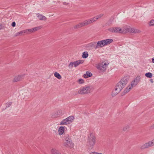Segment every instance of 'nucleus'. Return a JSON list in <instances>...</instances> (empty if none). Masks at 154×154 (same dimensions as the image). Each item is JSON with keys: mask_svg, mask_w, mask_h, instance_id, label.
<instances>
[{"mask_svg": "<svg viewBox=\"0 0 154 154\" xmlns=\"http://www.w3.org/2000/svg\"><path fill=\"white\" fill-rule=\"evenodd\" d=\"M112 42L113 40L112 39H108L99 41L97 42L95 48V49H97L99 48H102L104 45L109 44Z\"/></svg>", "mask_w": 154, "mask_h": 154, "instance_id": "nucleus-1", "label": "nucleus"}, {"mask_svg": "<svg viewBox=\"0 0 154 154\" xmlns=\"http://www.w3.org/2000/svg\"><path fill=\"white\" fill-rule=\"evenodd\" d=\"M92 89V87L91 86L86 85L81 87L78 91V93L81 94H88L90 93Z\"/></svg>", "mask_w": 154, "mask_h": 154, "instance_id": "nucleus-2", "label": "nucleus"}, {"mask_svg": "<svg viewBox=\"0 0 154 154\" xmlns=\"http://www.w3.org/2000/svg\"><path fill=\"white\" fill-rule=\"evenodd\" d=\"M88 138L87 145L90 148H92L95 143V137L93 134H90Z\"/></svg>", "mask_w": 154, "mask_h": 154, "instance_id": "nucleus-3", "label": "nucleus"}, {"mask_svg": "<svg viewBox=\"0 0 154 154\" xmlns=\"http://www.w3.org/2000/svg\"><path fill=\"white\" fill-rule=\"evenodd\" d=\"M109 64L107 62L98 64L97 66V68L100 72L103 73L106 70L107 66Z\"/></svg>", "mask_w": 154, "mask_h": 154, "instance_id": "nucleus-4", "label": "nucleus"}, {"mask_svg": "<svg viewBox=\"0 0 154 154\" xmlns=\"http://www.w3.org/2000/svg\"><path fill=\"white\" fill-rule=\"evenodd\" d=\"M74 118L73 116H70L66 118L63 119L61 121L60 124V125H67L71 123Z\"/></svg>", "mask_w": 154, "mask_h": 154, "instance_id": "nucleus-5", "label": "nucleus"}, {"mask_svg": "<svg viewBox=\"0 0 154 154\" xmlns=\"http://www.w3.org/2000/svg\"><path fill=\"white\" fill-rule=\"evenodd\" d=\"M123 32L125 33L130 32L133 33H138L141 32L140 31L134 28H131L130 26H126L124 28V30Z\"/></svg>", "mask_w": 154, "mask_h": 154, "instance_id": "nucleus-6", "label": "nucleus"}, {"mask_svg": "<svg viewBox=\"0 0 154 154\" xmlns=\"http://www.w3.org/2000/svg\"><path fill=\"white\" fill-rule=\"evenodd\" d=\"M83 60H79L75 61L70 62L68 65L69 69H71L73 67V66L76 67L81 64L83 63Z\"/></svg>", "mask_w": 154, "mask_h": 154, "instance_id": "nucleus-7", "label": "nucleus"}, {"mask_svg": "<svg viewBox=\"0 0 154 154\" xmlns=\"http://www.w3.org/2000/svg\"><path fill=\"white\" fill-rule=\"evenodd\" d=\"M124 30V28H123L122 29H121L119 27H111L108 29V30L112 32L115 33H124V32H123V30Z\"/></svg>", "mask_w": 154, "mask_h": 154, "instance_id": "nucleus-8", "label": "nucleus"}, {"mask_svg": "<svg viewBox=\"0 0 154 154\" xmlns=\"http://www.w3.org/2000/svg\"><path fill=\"white\" fill-rule=\"evenodd\" d=\"M64 146L68 148H72L74 147V143L71 139L64 141Z\"/></svg>", "mask_w": 154, "mask_h": 154, "instance_id": "nucleus-9", "label": "nucleus"}, {"mask_svg": "<svg viewBox=\"0 0 154 154\" xmlns=\"http://www.w3.org/2000/svg\"><path fill=\"white\" fill-rule=\"evenodd\" d=\"M154 145V139L152 140L151 141H149L142 145L140 148L142 149H143L150 147Z\"/></svg>", "mask_w": 154, "mask_h": 154, "instance_id": "nucleus-10", "label": "nucleus"}, {"mask_svg": "<svg viewBox=\"0 0 154 154\" xmlns=\"http://www.w3.org/2000/svg\"><path fill=\"white\" fill-rule=\"evenodd\" d=\"M63 113L61 110H59L52 114L51 117L53 118H57L61 116Z\"/></svg>", "mask_w": 154, "mask_h": 154, "instance_id": "nucleus-11", "label": "nucleus"}, {"mask_svg": "<svg viewBox=\"0 0 154 154\" xmlns=\"http://www.w3.org/2000/svg\"><path fill=\"white\" fill-rule=\"evenodd\" d=\"M129 78L128 77L126 76L123 77L121 80L119 82V83H121L124 87H125L126 85L127 84Z\"/></svg>", "mask_w": 154, "mask_h": 154, "instance_id": "nucleus-12", "label": "nucleus"}, {"mask_svg": "<svg viewBox=\"0 0 154 154\" xmlns=\"http://www.w3.org/2000/svg\"><path fill=\"white\" fill-rule=\"evenodd\" d=\"M140 77L137 76L136 78L132 82L131 85L133 87L136 86L138 83L140 82Z\"/></svg>", "mask_w": 154, "mask_h": 154, "instance_id": "nucleus-13", "label": "nucleus"}, {"mask_svg": "<svg viewBox=\"0 0 154 154\" xmlns=\"http://www.w3.org/2000/svg\"><path fill=\"white\" fill-rule=\"evenodd\" d=\"M124 87L119 82L116 86L115 91H118V92H120Z\"/></svg>", "mask_w": 154, "mask_h": 154, "instance_id": "nucleus-14", "label": "nucleus"}, {"mask_svg": "<svg viewBox=\"0 0 154 154\" xmlns=\"http://www.w3.org/2000/svg\"><path fill=\"white\" fill-rule=\"evenodd\" d=\"M25 75V74L19 75L17 76H15L13 81L14 82H17L19 81L22 79H23Z\"/></svg>", "mask_w": 154, "mask_h": 154, "instance_id": "nucleus-15", "label": "nucleus"}, {"mask_svg": "<svg viewBox=\"0 0 154 154\" xmlns=\"http://www.w3.org/2000/svg\"><path fill=\"white\" fill-rule=\"evenodd\" d=\"M51 152V154H61L58 150L55 148L52 149Z\"/></svg>", "mask_w": 154, "mask_h": 154, "instance_id": "nucleus-16", "label": "nucleus"}, {"mask_svg": "<svg viewBox=\"0 0 154 154\" xmlns=\"http://www.w3.org/2000/svg\"><path fill=\"white\" fill-rule=\"evenodd\" d=\"M64 131V127L63 126L60 127L58 130L59 134L60 135H62Z\"/></svg>", "mask_w": 154, "mask_h": 154, "instance_id": "nucleus-17", "label": "nucleus"}, {"mask_svg": "<svg viewBox=\"0 0 154 154\" xmlns=\"http://www.w3.org/2000/svg\"><path fill=\"white\" fill-rule=\"evenodd\" d=\"M92 75V73L90 72L87 71L86 74L83 75V77L85 78H87L91 77Z\"/></svg>", "mask_w": 154, "mask_h": 154, "instance_id": "nucleus-18", "label": "nucleus"}, {"mask_svg": "<svg viewBox=\"0 0 154 154\" xmlns=\"http://www.w3.org/2000/svg\"><path fill=\"white\" fill-rule=\"evenodd\" d=\"M133 87L131 85L127 87L124 91V93L126 94L128 93L130 90Z\"/></svg>", "mask_w": 154, "mask_h": 154, "instance_id": "nucleus-19", "label": "nucleus"}, {"mask_svg": "<svg viewBox=\"0 0 154 154\" xmlns=\"http://www.w3.org/2000/svg\"><path fill=\"white\" fill-rule=\"evenodd\" d=\"M84 26L83 22L80 23L74 26V28L75 29L80 28Z\"/></svg>", "mask_w": 154, "mask_h": 154, "instance_id": "nucleus-20", "label": "nucleus"}, {"mask_svg": "<svg viewBox=\"0 0 154 154\" xmlns=\"http://www.w3.org/2000/svg\"><path fill=\"white\" fill-rule=\"evenodd\" d=\"M25 33V30L23 31H20V32H19L17 33H16L15 34V36H18L19 35H22L23 34Z\"/></svg>", "mask_w": 154, "mask_h": 154, "instance_id": "nucleus-21", "label": "nucleus"}, {"mask_svg": "<svg viewBox=\"0 0 154 154\" xmlns=\"http://www.w3.org/2000/svg\"><path fill=\"white\" fill-rule=\"evenodd\" d=\"M63 137L64 138V140H68L69 139H71L69 138V136L68 134L64 133Z\"/></svg>", "mask_w": 154, "mask_h": 154, "instance_id": "nucleus-22", "label": "nucleus"}, {"mask_svg": "<svg viewBox=\"0 0 154 154\" xmlns=\"http://www.w3.org/2000/svg\"><path fill=\"white\" fill-rule=\"evenodd\" d=\"M47 19L46 17L42 14H39V20H45Z\"/></svg>", "mask_w": 154, "mask_h": 154, "instance_id": "nucleus-23", "label": "nucleus"}, {"mask_svg": "<svg viewBox=\"0 0 154 154\" xmlns=\"http://www.w3.org/2000/svg\"><path fill=\"white\" fill-rule=\"evenodd\" d=\"M54 76L58 79H61L62 77L60 75L58 72H55L54 73Z\"/></svg>", "mask_w": 154, "mask_h": 154, "instance_id": "nucleus-24", "label": "nucleus"}, {"mask_svg": "<svg viewBox=\"0 0 154 154\" xmlns=\"http://www.w3.org/2000/svg\"><path fill=\"white\" fill-rule=\"evenodd\" d=\"M26 34H29L32 33L33 32L32 28L30 29H26L25 30Z\"/></svg>", "mask_w": 154, "mask_h": 154, "instance_id": "nucleus-25", "label": "nucleus"}, {"mask_svg": "<svg viewBox=\"0 0 154 154\" xmlns=\"http://www.w3.org/2000/svg\"><path fill=\"white\" fill-rule=\"evenodd\" d=\"M88 54L87 51H85L82 54V57L83 58H86L88 56Z\"/></svg>", "mask_w": 154, "mask_h": 154, "instance_id": "nucleus-26", "label": "nucleus"}, {"mask_svg": "<svg viewBox=\"0 0 154 154\" xmlns=\"http://www.w3.org/2000/svg\"><path fill=\"white\" fill-rule=\"evenodd\" d=\"M82 22L83 23L84 26H86L90 24V23L88 19L85 20Z\"/></svg>", "mask_w": 154, "mask_h": 154, "instance_id": "nucleus-27", "label": "nucleus"}, {"mask_svg": "<svg viewBox=\"0 0 154 154\" xmlns=\"http://www.w3.org/2000/svg\"><path fill=\"white\" fill-rule=\"evenodd\" d=\"M119 92H118V91H116L115 89L113 90L112 94V97L116 96Z\"/></svg>", "mask_w": 154, "mask_h": 154, "instance_id": "nucleus-28", "label": "nucleus"}, {"mask_svg": "<svg viewBox=\"0 0 154 154\" xmlns=\"http://www.w3.org/2000/svg\"><path fill=\"white\" fill-rule=\"evenodd\" d=\"M148 25L149 26H154V20H151L148 23Z\"/></svg>", "mask_w": 154, "mask_h": 154, "instance_id": "nucleus-29", "label": "nucleus"}, {"mask_svg": "<svg viewBox=\"0 0 154 154\" xmlns=\"http://www.w3.org/2000/svg\"><path fill=\"white\" fill-rule=\"evenodd\" d=\"M145 75L147 77L151 78L152 76V73L150 72L146 73L145 74Z\"/></svg>", "mask_w": 154, "mask_h": 154, "instance_id": "nucleus-30", "label": "nucleus"}, {"mask_svg": "<svg viewBox=\"0 0 154 154\" xmlns=\"http://www.w3.org/2000/svg\"><path fill=\"white\" fill-rule=\"evenodd\" d=\"M88 20L90 24L96 21L94 17L91 18L90 19H89Z\"/></svg>", "mask_w": 154, "mask_h": 154, "instance_id": "nucleus-31", "label": "nucleus"}, {"mask_svg": "<svg viewBox=\"0 0 154 154\" xmlns=\"http://www.w3.org/2000/svg\"><path fill=\"white\" fill-rule=\"evenodd\" d=\"M103 14H99L97 16L94 17L95 20L96 21H97L98 19L99 18H101V17H102L103 16Z\"/></svg>", "mask_w": 154, "mask_h": 154, "instance_id": "nucleus-32", "label": "nucleus"}, {"mask_svg": "<svg viewBox=\"0 0 154 154\" xmlns=\"http://www.w3.org/2000/svg\"><path fill=\"white\" fill-rule=\"evenodd\" d=\"M129 128L130 127L129 125H126L123 128V130L124 131H126L129 129Z\"/></svg>", "mask_w": 154, "mask_h": 154, "instance_id": "nucleus-33", "label": "nucleus"}, {"mask_svg": "<svg viewBox=\"0 0 154 154\" xmlns=\"http://www.w3.org/2000/svg\"><path fill=\"white\" fill-rule=\"evenodd\" d=\"M78 82L79 84H82L84 82V81L82 79H79L78 80Z\"/></svg>", "mask_w": 154, "mask_h": 154, "instance_id": "nucleus-34", "label": "nucleus"}, {"mask_svg": "<svg viewBox=\"0 0 154 154\" xmlns=\"http://www.w3.org/2000/svg\"><path fill=\"white\" fill-rule=\"evenodd\" d=\"M38 27H36L34 28H32L33 31V32H35L36 31H37L38 30Z\"/></svg>", "mask_w": 154, "mask_h": 154, "instance_id": "nucleus-35", "label": "nucleus"}, {"mask_svg": "<svg viewBox=\"0 0 154 154\" xmlns=\"http://www.w3.org/2000/svg\"><path fill=\"white\" fill-rule=\"evenodd\" d=\"M12 104V102H8V103H7V105H6V107H9V106H11V104Z\"/></svg>", "mask_w": 154, "mask_h": 154, "instance_id": "nucleus-36", "label": "nucleus"}, {"mask_svg": "<svg viewBox=\"0 0 154 154\" xmlns=\"http://www.w3.org/2000/svg\"><path fill=\"white\" fill-rule=\"evenodd\" d=\"M16 25V23L15 22H13L11 24V26L13 27H14Z\"/></svg>", "mask_w": 154, "mask_h": 154, "instance_id": "nucleus-37", "label": "nucleus"}, {"mask_svg": "<svg viewBox=\"0 0 154 154\" xmlns=\"http://www.w3.org/2000/svg\"><path fill=\"white\" fill-rule=\"evenodd\" d=\"M97 152H95L90 153L89 154H96Z\"/></svg>", "mask_w": 154, "mask_h": 154, "instance_id": "nucleus-38", "label": "nucleus"}, {"mask_svg": "<svg viewBox=\"0 0 154 154\" xmlns=\"http://www.w3.org/2000/svg\"><path fill=\"white\" fill-rule=\"evenodd\" d=\"M152 62L154 63V57L152 58Z\"/></svg>", "mask_w": 154, "mask_h": 154, "instance_id": "nucleus-39", "label": "nucleus"}, {"mask_svg": "<svg viewBox=\"0 0 154 154\" xmlns=\"http://www.w3.org/2000/svg\"><path fill=\"white\" fill-rule=\"evenodd\" d=\"M150 81L151 82H152V83H153V79H151L150 80Z\"/></svg>", "mask_w": 154, "mask_h": 154, "instance_id": "nucleus-40", "label": "nucleus"}, {"mask_svg": "<svg viewBox=\"0 0 154 154\" xmlns=\"http://www.w3.org/2000/svg\"><path fill=\"white\" fill-rule=\"evenodd\" d=\"M63 4L64 5H66V4H67V3L66 2H64Z\"/></svg>", "mask_w": 154, "mask_h": 154, "instance_id": "nucleus-41", "label": "nucleus"}, {"mask_svg": "<svg viewBox=\"0 0 154 154\" xmlns=\"http://www.w3.org/2000/svg\"><path fill=\"white\" fill-rule=\"evenodd\" d=\"M152 127H153V128H154V124L152 125Z\"/></svg>", "mask_w": 154, "mask_h": 154, "instance_id": "nucleus-42", "label": "nucleus"}, {"mask_svg": "<svg viewBox=\"0 0 154 154\" xmlns=\"http://www.w3.org/2000/svg\"><path fill=\"white\" fill-rule=\"evenodd\" d=\"M96 154H103L102 153H98L97 152Z\"/></svg>", "mask_w": 154, "mask_h": 154, "instance_id": "nucleus-43", "label": "nucleus"}, {"mask_svg": "<svg viewBox=\"0 0 154 154\" xmlns=\"http://www.w3.org/2000/svg\"><path fill=\"white\" fill-rule=\"evenodd\" d=\"M41 28V27L39 26V29H40Z\"/></svg>", "mask_w": 154, "mask_h": 154, "instance_id": "nucleus-44", "label": "nucleus"}]
</instances>
